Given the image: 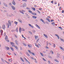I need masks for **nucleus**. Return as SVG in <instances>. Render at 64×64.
Here are the masks:
<instances>
[{"label":"nucleus","instance_id":"obj_35","mask_svg":"<svg viewBox=\"0 0 64 64\" xmlns=\"http://www.w3.org/2000/svg\"><path fill=\"white\" fill-rule=\"evenodd\" d=\"M28 32L30 33V34H32V32L30 31H28Z\"/></svg>","mask_w":64,"mask_h":64},{"label":"nucleus","instance_id":"obj_51","mask_svg":"<svg viewBox=\"0 0 64 64\" xmlns=\"http://www.w3.org/2000/svg\"><path fill=\"white\" fill-rule=\"evenodd\" d=\"M45 48H46V49H49V48L47 46H46Z\"/></svg>","mask_w":64,"mask_h":64},{"label":"nucleus","instance_id":"obj_48","mask_svg":"<svg viewBox=\"0 0 64 64\" xmlns=\"http://www.w3.org/2000/svg\"><path fill=\"white\" fill-rule=\"evenodd\" d=\"M43 60H44L45 61H46V60L45 59H44V58H43Z\"/></svg>","mask_w":64,"mask_h":64},{"label":"nucleus","instance_id":"obj_55","mask_svg":"<svg viewBox=\"0 0 64 64\" xmlns=\"http://www.w3.org/2000/svg\"><path fill=\"white\" fill-rule=\"evenodd\" d=\"M53 2H54L53 0H52L51 2L52 3V4H53Z\"/></svg>","mask_w":64,"mask_h":64},{"label":"nucleus","instance_id":"obj_9","mask_svg":"<svg viewBox=\"0 0 64 64\" xmlns=\"http://www.w3.org/2000/svg\"><path fill=\"white\" fill-rule=\"evenodd\" d=\"M52 25L53 26H55V22H52L51 23Z\"/></svg>","mask_w":64,"mask_h":64},{"label":"nucleus","instance_id":"obj_11","mask_svg":"<svg viewBox=\"0 0 64 64\" xmlns=\"http://www.w3.org/2000/svg\"><path fill=\"white\" fill-rule=\"evenodd\" d=\"M35 39H36V40H37V39H38V36H35Z\"/></svg>","mask_w":64,"mask_h":64},{"label":"nucleus","instance_id":"obj_12","mask_svg":"<svg viewBox=\"0 0 64 64\" xmlns=\"http://www.w3.org/2000/svg\"><path fill=\"white\" fill-rule=\"evenodd\" d=\"M32 14L34 15H35V16H36V15H37V14H36V13L35 12H32Z\"/></svg>","mask_w":64,"mask_h":64},{"label":"nucleus","instance_id":"obj_53","mask_svg":"<svg viewBox=\"0 0 64 64\" xmlns=\"http://www.w3.org/2000/svg\"><path fill=\"white\" fill-rule=\"evenodd\" d=\"M32 10H33L34 11H35V8H32Z\"/></svg>","mask_w":64,"mask_h":64},{"label":"nucleus","instance_id":"obj_14","mask_svg":"<svg viewBox=\"0 0 64 64\" xmlns=\"http://www.w3.org/2000/svg\"><path fill=\"white\" fill-rule=\"evenodd\" d=\"M44 36L45 37H46V38H48V36H47V35L46 34H44Z\"/></svg>","mask_w":64,"mask_h":64},{"label":"nucleus","instance_id":"obj_4","mask_svg":"<svg viewBox=\"0 0 64 64\" xmlns=\"http://www.w3.org/2000/svg\"><path fill=\"white\" fill-rule=\"evenodd\" d=\"M2 28L3 29H5V25L4 24L2 26Z\"/></svg>","mask_w":64,"mask_h":64},{"label":"nucleus","instance_id":"obj_59","mask_svg":"<svg viewBox=\"0 0 64 64\" xmlns=\"http://www.w3.org/2000/svg\"><path fill=\"white\" fill-rule=\"evenodd\" d=\"M8 54H9V55H11V53H10V52H8Z\"/></svg>","mask_w":64,"mask_h":64},{"label":"nucleus","instance_id":"obj_15","mask_svg":"<svg viewBox=\"0 0 64 64\" xmlns=\"http://www.w3.org/2000/svg\"><path fill=\"white\" fill-rule=\"evenodd\" d=\"M55 36H56L57 37H58V39H59V36H58V35L57 34H55Z\"/></svg>","mask_w":64,"mask_h":64},{"label":"nucleus","instance_id":"obj_30","mask_svg":"<svg viewBox=\"0 0 64 64\" xmlns=\"http://www.w3.org/2000/svg\"><path fill=\"white\" fill-rule=\"evenodd\" d=\"M54 60L55 61H56V62H58V63H59V61H58V60H57L56 59L55 60Z\"/></svg>","mask_w":64,"mask_h":64},{"label":"nucleus","instance_id":"obj_41","mask_svg":"<svg viewBox=\"0 0 64 64\" xmlns=\"http://www.w3.org/2000/svg\"><path fill=\"white\" fill-rule=\"evenodd\" d=\"M15 48H16L17 50H18V47H17V46H15Z\"/></svg>","mask_w":64,"mask_h":64},{"label":"nucleus","instance_id":"obj_26","mask_svg":"<svg viewBox=\"0 0 64 64\" xmlns=\"http://www.w3.org/2000/svg\"><path fill=\"white\" fill-rule=\"evenodd\" d=\"M20 59L22 61V62H24V60H23V59L22 58V57L20 58Z\"/></svg>","mask_w":64,"mask_h":64},{"label":"nucleus","instance_id":"obj_40","mask_svg":"<svg viewBox=\"0 0 64 64\" xmlns=\"http://www.w3.org/2000/svg\"><path fill=\"white\" fill-rule=\"evenodd\" d=\"M31 58L32 59H33V60H34V59H34V58L32 57H31Z\"/></svg>","mask_w":64,"mask_h":64},{"label":"nucleus","instance_id":"obj_24","mask_svg":"<svg viewBox=\"0 0 64 64\" xmlns=\"http://www.w3.org/2000/svg\"><path fill=\"white\" fill-rule=\"evenodd\" d=\"M19 31L20 33H21V28H20V29L19 30Z\"/></svg>","mask_w":64,"mask_h":64},{"label":"nucleus","instance_id":"obj_43","mask_svg":"<svg viewBox=\"0 0 64 64\" xmlns=\"http://www.w3.org/2000/svg\"><path fill=\"white\" fill-rule=\"evenodd\" d=\"M16 32H18V28H17L16 29Z\"/></svg>","mask_w":64,"mask_h":64},{"label":"nucleus","instance_id":"obj_63","mask_svg":"<svg viewBox=\"0 0 64 64\" xmlns=\"http://www.w3.org/2000/svg\"><path fill=\"white\" fill-rule=\"evenodd\" d=\"M62 50H63V51H64V48H62Z\"/></svg>","mask_w":64,"mask_h":64},{"label":"nucleus","instance_id":"obj_64","mask_svg":"<svg viewBox=\"0 0 64 64\" xmlns=\"http://www.w3.org/2000/svg\"><path fill=\"white\" fill-rule=\"evenodd\" d=\"M39 10H42V8H40Z\"/></svg>","mask_w":64,"mask_h":64},{"label":"nucleus","instance_id":"obj_7","mask_svg":"<svg viewBox=\"0 0 64 64\" xmlns=\"http://www.w3.org/2000/svg\"><path fill=\"white\" fill-rule=\"evenodd\" d=\"M34 44L36 46V47H37L38 48H39V45H37V44L34 43Z\"/></svg>","mask_w":64,"mask_h":64},{"label":"nucleus","instance_id":"obj_46","mask_svg":"<svg viewBox=\"0 0 64 64\" xmlns=\"http://www.w3.org/2000/svg\"><path fill=\"white\" fill-rule=\"evenodd\" d=\"M37 11H38V13H40V12L39 10H37Z\"/></svg>","mask_w":64,"mask_h":64},{"label":"nucleus","instance_id":"obj_5","mask_svg":"<svg viewBox=\"0 0 64 64\" xmlns=\"http://www.w3.org/2000/svg\"><path fill=\"white\" fill-rule=\"evenodd\" d=\"M40 21H42L44 24H45V22H44V21L42 19H40Z\"/></svg>","mask_w":64,"mask_h":64},{"label":"nucleus","instance_id":"obj_44","mask_svg":"<svg viewBox=\"0 0 64 64\" xmlns=\"http://www.w3.org/2000/svg\"><path fill=\"white\" fill-rule=\"evenodd\" d=\"M50 52L51 53H52V54H53V52L52 50H51Z\"/></svg>","mask_w":64,"mask_h":64},{"label":"nucleus","instance_id":"obj_36","mask_svg":"<svg viewBox=\"0 0 64 64\" xmlns=\"http://www.w3.org/2000/svg\"><path fill=\"white\" fill-rule=\"evenodd\" d=\"M34 60H35V63H37V60H36V58H35Z\"/></svg>","mask_w":64,"mask_h":64},{"label":"nucleus","instance_id":"obj_56","mask_svg":"<svg viewBox=\"0 0 64 64\" xmlns=\"http://www.w3.org/2000/svg\"><path fill=\"white\" fill-rule=\"evenodd\" d=\"M23 44L24 46H26V44Z\"/></svg>","mask_w":64,"mask_h":64},{"label":"nucleus","instance_id":"obj_52","mask_svg":"<svg viewBox=\"0 0 64 64\" xmlns=\"http://www.w3.org/2000/svg\"><path fill=\"white\" fill-rule=\"evenodd\" d=\"M39 38H38L36 41V43H37L39 41Z\"/></svg>","mask_w":64,"mask_h":64},{"label":"nucleus","instance_id":"obj_27","mask_svg":"<svg viewBox=\"0 0 64 64\" xmlns=\"http://www.w3.org/2000/svg\"><path fill=\"white\" fill-rule=\"evenodd\" d=\"M53 44V47H54V48H55L56 47L55 44Z\"/></svg>","mask_w":64,"mask_h":64},{"label":"nucleus","instance_id":"obj_25","mask_svg":"<svg viewBox=\"0 0 64 64\" xmlns=\"http://www.w3.org/2000/svg\"><path fill=\"white\" fill-rule=\"evenodd\" d=\"M60 40H61L62 41H63V42H64V40L63 39H62V38H60Z\"/></svg>","mask_w":64,"mask_h":64},{"label":"nucleus","instance_id":"obj_62","mask_svg":"<svg viewBox=\"0 0 64 64\" xmlns=\"http://www.w3.org/2000/svg\"><path fill=\"white\" fill-rule=\"evenodd\" d=\"M60 48L61 49V50L63 48L61 46H60Z\"/></svg>","mask_w":64,"mask_h":64},{"label":"nucleus","instance_id":"obj_18","mask_svg":"<svg viewBox=\"0 0 64 64\" xmlns=\"http://www.w3.org/2000/svg\"><path fill=\"white\" fill-rule=\"evenodd\" d=\"M10 43L11 45H15V44L13 42H10Z\"/></svg>","mask_w":64,"mask_h":64},{"label":"nucleus","instance_id":"obj_49","mask_svg":"<svg viewBox=\"0 0 64 64\" xmlns=\"http://www.w3.org/2000/svg\"><path fill=\"white\" fill-rule=\"evenodd\" d=\"M54 20H50V22H53V21H54Z\"/></svg>","mask_w":64,"mask_h":64},{"label":"nucleus","instance_id":"obj_23","mask_svg":"<svg viewBox=\"0 0 64 64\" xmlns=\"http://www.w3.org/2000/svg\"><path fill=\"white\" fill-rule=\"evenodd\" d=\"M32 17L33 18H34V19H36V18H37V17L35 16H33Z\"/></svg>","mask_w":64,"mask_h":64},{"label":"nucleus","instance_id":"obj_22","mask_svg":"<svg viewBox=\"0 0 64 64\" xmlns=\"http://www.w3.org/2000/svg\"><path fill=\"white\" fill-rule=\"evenodd\" d=\"M3 4L5 6H6V7H7V4H6L5 3H4Z\"/></svg>","mask_w":64,"mask_h":64},{"label":"nucleus","instance_id":"obj_20","mask_svg":"<svg viewBox=\"0 0 64 64\" xmlns=\"http://www.w3.org/2000/svg\"><path fill=\"white\" fill-rule=\"evenodd\" d=\"M28 11L29 13H31V14H32V13H33L30 10H28Z\"/></svg>","mask_w":64,"mask_h":64},{"label":"nucleus","instance_id":"obj_34","mask_svg":"<svg viewBox=\"0 0 64 64\" xmlns=\"http://www.w3.org/2000/svg\"><path fill=\"white\" fill-rule=\"evenodd\" d=\"M8 61L10 62H12V60H11V59H8Z\"/></svg>","mask_w":64,"mask_h":64},{"label":"nucleus","instance_id":"obj_57","mask_svg":"<svg viewBox=\"0 0 64 64\" xmlns=\"http://www.w3.org/2000/svg\"><path fill=\"white\" fill-rule=\"evenodd\" d=\"M46 20H48H48H49V18H46Z\"/></svg>","mask_w":64,"mask_h":64},{"label":"nucleus","instance_id":"obj_61","mask_svg":"<svg viewBox=\"0 0 64 64\" xmlns=\"http://www.w3.org/2000/svg\"><path fill=\"white\" fill-rule=\"evenodd\" d=\"M64 10H62V13H64Z\"/></svg>","mask_w":64,"mask_h":64},{"label":"nucleus","instance_id":"obj_8","mask_svg":"<svg viewBox=\"0 0 64 64\" xmlns=\"http://www.w3.org/2000/svg\"><path fill=\"white\" fill-rule=\"evenodd\" d=\"M20 12V13H22V14H24V12H23L21 10H20L19 11Z\"/></svg>","mask_w":64,"mask_h":64},{"label":"nucleus","instance_id":"obj_21","mask_svg":"<svg viewBox=\"0 0 64 64\" xmlns=\"http://www.w3.org/2000/svg\"><path fill=\"white\" fill-rule=\"evenodd\" d=\"M6 50H9V48L8 46L6 47Z\"/></svg>","mask_w":64,"mask_h":64},{"label":"nucleus","instance_id":"obj_10","mask_svg":"<svg viewBox=\"0 0 64 64\" xmlns=\"http://www.w3.org/2000/svg\"><path fill=\"white\" fill-rule=\"evenodd\" d=\"M28 25L30 27H32V28H34V27H33V26H32V25H31L30 24H28Z\"/></svg>","mask_w":64,"mask_h":64},{"label":"nucleus","instance_id":"obj_58","mask_svg":"<svg viewBox=\"0 0 64 64\" xmlns=\"http://www.w3.org/2000/svg\"><path fill=\"white\" fill-rule=\"evenodd\" d=\"M32 32L34 33H35V30H32Z\"/></svg>","mask_w":64,"mask_h":64},{"label":"nucleus","instance_id":"obj_33","mask_svg":"<svg viewBox=\"0 0 64 64\" xmlns=\"http://www.w3.org/2000/svg\"><path fill=\"white\" fill-rule=\"evenodd\" d=\"M28 51L29 52V53H31V54L32 53V52H31L30 50H28Z\"/></svg>","mask_w":64,"mask_h":64},{"label":"nucleus","instance_id":"obj_1","mask_svg":"<svg viewBox=\"0 0 64 64\" xmlns=\"http://www.w3.org/2000/svg\"><path fill=\"white\" fill-rule=\"evenodd\" d=\"M8 23H7L6 24V25L8 26L7 28H9V26H11V21L10 20H9L8 21Z\"/></svg>","mask_w":64,"mask_h":64},{"label":"nucleus","instance_id":"obj_13","mask_svg":"<svg viewBox=\"0 0 64 64\" xmlns=\"http://www.w3.org/2000/svg\"><path fill=\"white\" fill-rule=\"evenodd\" d=\"M36 26H37V27H38V28H39V29H41V28H40V26H38V25L36 24Z\"/></svg>","mask_w":64,"mask_h":64},{"label":"nucleus","instance_id":"obj_38","mask_svg":"<svg viewBox=\"0 0 64 64\" xmlns=\"http://www.w3.org/2000/svg\"><path fill=\"white\" fill-rule=\"evenodd\" d=\"M15 42L16 43V44H18V43H17L18 42H17V40H16L15 41Z\"/></svg>","mask_w":64,"mask_h":64},{"label":"nucleus","instance_id":"obj_17","mask_svg":"<svg viewBox=\"0 0 64 64\" xmlns=\"http://www.w3.org/2000/svg\"><path fill=\"white\" fill-rule=\"evenodd\" d=\"M0 32L1 33V35H2V34H3V30H1Z\"/></svg>","mask_w":64,"mask_h":64},{"label":"nucleus","instance_id":"obj_3","mask_svg":"<svg viewBox=\"0 0 64 64\" xmlns=\"http://www.w3.org/2000/svg\"><path fill=\"white\" fill-rule=\"evenodd\" d=\"M12 3V4L14 5H15L16 4V3H15V2L14 0H13V1Z\"/></svg>","mask_w":64,"mask_h":64},{"label":"nucleus","instance_id":"obj_31","mask_svg":"<svg viewBox=\"0 0 64 64\" xmlns=\"http://www.w3.org/2000/svg\"><path fill=\"white\" fill-rule=\"evenodd\" d=\"M31 54H32V55H34V56H35V54L33 52H32Z\"/></svg>","mask_w":64,"mask_h":64},{"label":"nucleus","instance_id":"obj_42","mask_svg":"<svg viewBox=\"0 0 64 64\" xmlns=\"http://www.w3.org/2000/svg\"><path fill=\"white\" fill-rule=\"evenodd\" d=\"M40 55H41V56H43V54H42V53L40 52Z\"/></svg>","mask_w":64,"mask_h":64},{"label":"nucleus","instance_id":"obj_29","mask_svg":"<svg viewBox=\"0 0 64 64\" xmlns=\"http://www.w3.org/2000/svg\"><path fill=\"white\" fill-rule=\"evenodd\" d=\"M28 47L29 48H30V47H31V46H32L31 45H28Z\"/></svg>","mask_w":64,"mask_h":64},{"label":"nucleus","instance_id":"obj_39","mask_svg":"<svg viewBox=\"0 0 64 64\" xmlns=\"http://www.w3.org/2000/svg\"><path fill=\"white\" fill-rule=\"evenodd\" d=\"M22 31H25V30L24 28H22L21 30Z\"/></svg>","mask_w":64,"mask_h":64},{"label":"nucleus","instance_id":"obj_2","mask_svg":"<svg viewBox=\"0 0 64 64\" xmlns=\"http://www.w3.org/2000/svg\"><path fill=\"white\" fill-rule=\"evenodd\" d=\"M26 6V4L25 3H24L23 4V8Z\"/></svg>","mask_w":64,"mask_h":64},{"label":"nucleus","instance_id":"obj_6","mask_svg":"<svg viewBox=\"0 0 64 64\" xmlns=\"http://www.w3.org/2000/svg\"><path fill=\"white\" fill-rule=\"evenodd\" d=\"M11 7H12V9H13V10H15V7H14V6H12Z\"/></svg>","mask_w":64,"mask_h":64},{"label":"nucleus","instance_id":"obj_47","mask_svg":"<svg viewBox=\"0 0 64 64\" xmlns=\"http://www.w3.org/2000/svg\"><path fill=\"white\" fill-rule=\"evenodd\" d=\"M1 60L2 62H4V60L3 59V58H2Z\"/></svg>","mask_w":64,"mask_h":64},{"label":"nucleus","instance_id":"obj_54","mask_svg":"<svg viewBox=\"0 0 64 64\" xmlns=\"http://www.w3.org/2000/svg\"><path fill=\"white\" fill-rule=\"evenodd\" d=\"M6 40L8 42H9V40Z\"/></svg>","mask_w":64,"mask_h":64},{"label":"nucleus","instance_id":"obj_32","mask_svg":"<svg viewBox=\"0 0 64 64\" xmlns=\"http://www.w3.org/2000/svg\"><path fill=\"white\" fill-rule=\"evenodd\" d=\"M5 39L6 40H7L8 39V36H6V38H5Z\"/></svg>","mask_w":64,"mask_h":64},{"label":"nucleus","instance_id":"obj_28","mask_svg":"<svg viewBox=\"0 0 64 64\" xmlns=\"http://www.w3.org/2000/svg\"><path fill=\"white\" fill-rule=\"evenodd\" d=\"M14 24H16V25H17V24H18V22H16V21L14 22Z\"/></svg>","mask_w":64,"mask_h":64},{"label":"nucleus","instance_id":"obj_37","mask_svg":"<svg viewBox=\"0 0 64 64\" xmlns=\"http://www.w3.org/2000/svg\"><path fill=\"white\" fill-rule=\"evenodd\" d=\"M24 59H25V60H26V62H28V61L27 60V59H26V58H24Z\"/></svg>","mask_w":64,"mask_h":64},{"label":"nucleus","instance_id":"obj_19","mask_svg":"<svg viewBox=\"0 0 64 64\" xmlns=\"http://www.w3.org/2000/svg\"><path fill=\"white\" fill-rule=\"evenodd\" d=\"M10 48L12 51H14V48H13L12 47H10Z\"/></svg>","mask_w":64,"mask_h":64},{"label":"nucleus","instance_id":"obj_50","mask_svg":"<svg viewBox=\"0 0 64 64\" xmlns=\"http://www.w3.org/2000/svg\"><path fill=\"white\" fill-rule=\"evenodd\" d=\"M26 9H28V10H30V8H28V7H27L26 8Z\"/></svg>","mask_w":64,"mask_h":64},{"label":"nucleus","instance_id":"obj_60","mask_svg":"<svg viewBox=\"0 0 64 64\" xmlns=\"http://www.w3.org/2000/svg\"><path fill=\"white\" fill-rule=\"evenodd\" d=\"M22 1H26V2L27 1V0H22Z\"/></svg>","mask_w":64,"mask_h":64},{"label":"nucleus","instance_id":"obj_16","mask_svg":"<svg viewBox=\"0 0 64 64\" xmlns=\"http://www.w3.org/2000/svg\"><path fill=\"white\" fill-rule=\"evenodd\" d=\"M18 21H19V22H20V23H22V20H21L18 19Z\"/></svg>","mask_w":64,"mask_h":64},{"label":"nucleus","instance_id":"obj_45","mask_svg":"<svg viewBox=\"0 0 64 64\" xmlns=\"http://www.w3.org/2000/svg\"><path fill=\"white\" fill-rule=\"evenodd\" d=\"M27 55L28 56H30V54H28V53H27Z\"/></svg>","mask_w":64,"mask_h":64}]
</instances>
